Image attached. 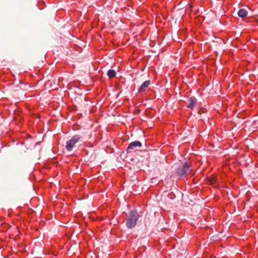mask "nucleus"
Segmentation results:
<instances>
[{"label": "nucleus", "instance_id": "obj_1", "mask_svg": "<svg viewBox=\"0 0 258 258\" xmlns=\"http://www.w3.org/2000/svg\"><path fill=\"white\" fill-rule=\"evenodd\" d=\"M125 226L127 229H132L137 224V221L140 217L137 210L134 209L130 211L127 215Z\"/></svg>", "mask_w": 258, "mask_h": 258}, {"label": "nucleus", "instance_id": "obj_2", "mask_svg": "<svg viewBox=\"0 0 258 258\" xmlns=\"http://www.w3.org/2000/svg\"><path fill=\"white\" fill-rule=\"evenodd\" d=\"M190 165L187 162H184L179 165L177 169V174L181 178L186 177V174L189 171Z\"/></svg>", "mask_w": 258, "mask_h": 258}, {"label": "nucleus", "instance_id": "obj_3", "mask_svg": "<svg viewBox=\"0 0 258 258\" xmlns=\"http://www.w3.org/2000/svg\"><path fill=\"white\" fill-rule=\"evenodd\" d=\"M82 137L79 135H75L73 136L70 140H69L66 145V149L68 151H71L73 150L75 144L78 143Z\"/></svg>", "mask_w": 258, "mask_h": 258}, {"label": "nucleus", "instance_id": "obj_4", "mask_svg": "<svg viewBox=\"0 0 258 258\" xmlns=\"http://www.w3.org/2000/svg\"><path fill=\"white\" fill-rule=\"evenodd\" d=\"M142 147V143L140 141H136L131 142L128 146L126 149V153H130L134 151L137 148H141Z\"/></svg>", "mask_w": 258, "mask_h": 258}, {"label": "nucleus", "instance_id": "obj_5", "mask_svg": "<svg viewBox=\"0 0 258 258\" xmlns=\"http://www.w3.org/2000/svg\"><path fill=\"white\" fill-rule=\"evenodd\" d=\"M197 100L194 96H191L188 99L186 107L189 109H193L197 106Z\"/></svg>", "mask_w": 258, "mask_h": 258}, {"label": "nucleus", "instance_id": "obj_6", "mask_svg": "<svg viewBox=\"0 0 258 258\" xmlns=\"http://www.w3.org/2000/svg\"><path fill=\"white\" fill-rule=\"evenodd\" d=\"M150 84H151L150 80H147V81L144 82L141 84L140 87L139 88L138 92L139 93L145 92L147 90L148 87L150 85Z\"/></svg>", "mask_w": 258, "mask_h": 258}, {"label": "nucleus", "instance_id": "obj_7", "mask_svg": "<svg viewBox=\"0 0 258 258\" xmlns=\"http://www.w3.org/2000/svg\"><path fill=\"white\" fill-rule=\"evenodd\" d=\"M237 14L239 17L244 18L247 16V12L246 10L241 9L238 11Z\"/></svg>", "mask_w": 258, "mask_h": 258}, {"label": "nucleus", "instance_id": "obj_8", "mask_svg": "<svg viewBox=\"0 0 258 258\" xmlns=\"http://www.w3.org/2000/svg\"><path fill=\"white\" fill-rule=\"evenodd\" d=\"M107 74L109 78H112L115 76L116 73L113 70H109Z\"/></svg>", "mask_w": 258, "mask_h": 258}]
</instances>
